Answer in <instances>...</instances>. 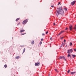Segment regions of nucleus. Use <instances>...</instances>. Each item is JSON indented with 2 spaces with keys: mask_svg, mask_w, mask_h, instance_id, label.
I'll list each match as a JSON object with an SVG mask.
<instances>
[{
  "mask_svg": "<svg viewBox=\"0 0 76 76\" xmlns=\"http://www.w3.org/2000/svg\"><path fill=\"white\" fill-rule=\"evenodd\" d=\"M64 13V11L61 9V8H60V9H58V10H57V13H56V15L57 17L58 16V14L63 15Z\"/></svg>",
  "mask_w": 76,
  "mask_h": 76,
  "instance_id": "f257e3e1",
  "label": "nucleus"
},
{
  "mask_svg": "<svg viewBox=\"0 0 76 76\" xmlns=\"http://www.w3.org/2000/svg\"><path fill=\"white\" fill-rule=\"evenodd\" d=\"M28 19H26L22 23V24L23 25H25L27 22H28Z\"/></svg>",
  "mask_w": 76,
  "mask_h": 76,
  "instance_id": "f03ea898",
  "label": "nucleus"
},
{
  "mask_svg": "<svg viewBox=\"0 0 76 76\" xmlns=\"http://www.w3.org/2000/svg\"><path fill=\"white\" fill-rule=\"evenodd\" d=\"M73 50L72 49H71L70 50H68L67 53H70L73 52Z\"/></svg>",
  "mask_w": 76,
  "mask_h": 76,
  "instance_id": "7ed1b4c3",
  "label": "nucleus"
},
{
  "mask_svg": "<svg viewBox=\"0 0 76 76\" xmlns=\"http://www.w3.org/2000/svg\"><path fill=\"white\" fill-rule=\"evenodd\" d=\"M60 59H62V58H63V59H64V60L66 61V59L64 56H61L60 57Z\"/></svg>",
  "mask_w": 76,
  "mask_h": 76,
  "instance_id": "20e7f679",
  "label": "nucleus"
},
{
  "mask_svg": "<svg viewBox=\"0 0 76 76\" xmlns=\"http://www.w3.org/2000/svg\"><path fill=\"white\" fill-rule=\"evenodd\" d=\"M39 64H40L39 62H38L37 63H35V65L36 66H39Z\"/></svg>",
  "mask_w": 76,
  "mask_h": 76,
  "instance_id": "39448f33",
  "label": "nucleus"
},
{
  "mask_svg": "<svg viewBox=\"0 0 76 76\" xmlns=\"http://www.w3.org/2000/svg\"><path fill=\"white\" fill-rule=\"evenodd\" d=\"M75 3H76V1H74L71 3V4H72V5L73 6L74 5V4H75Z\"/></svg>",
  "mask_w": 76,
  "mask_h": 76,
  "instance_id": "423d86ee",
  "label": "nucleus"
},
{
  "mask_svg": "<svg viewBox=\"0 0 76 76\" xmlns=\"http://www.w3.org/2000/svg\"><path fill=\"white\" fill-rule=\"evenodd\" d=\"M73 27H72V26H70L69 27V29H70V31H71V30H72V28Z\"/></svg>",
  "mask_w": 76,
  "mask_h": 76,
  "instance_id": "0eeeda50",
  "label": "nucleus"
},
{
  "mask_svg": "<svg viewBox=\"0 0 76 76\" xmlns=\"http://www.w3.org/2000/svg\"><path fill=\"white\" fill-rule=\"evenodd\" d=\"M64 32V31H61L59 34L58 35H60L63 32Z\"/></svg>",
  "mask_w": 76,
  "mask_h": 76,
  "instance_id": "6e6552de",
  "label": "nucleus"
},
{
  "mask_svg": "<svg viewBox=\"0 0 76 76\" xmlns=\"http://www.w3.org/2000/svg\"><path fill=\"white\" fill-rule=\"evenodd\" d=\"M31 44H34V41L32 40Z\"/></svg>",
  "mask_w": 76,
  "mask_h": 76,
  "instance_id": "1a4fd4ad",
  "label": "nucleus"
},
{
  "mask_svg": "<svg viewBox=\"0 0 76 76\" xmlns=\"http://www.w3.org/2000/svg\"><path fill=\"white\" fill-rule=\"evenodd\" d=\"M24 31H25L23 30H22L20 31V32L22 33V32H24Z\"/></svg>",
  "mask_w": 76,
  "mask_h": 76,
  "instance_id": "9d476101",
  "label": "nucleus"
},
{
  "mask_svg": "<svg viewBox=\"0 0 76 76\" xmlns=\"http://www.w3.org/2000/svg\"><path fill=\"white\" fill-rule=\"evenodd\" d=\"M69 57L71 58V56L70 55V54H68V55L67 57Z\"/></svg>",
  "mask_w": 76,
  "mask_h": 76,
  "instance_id": "9b49d317",
  "label": "nucleus"
},
{
  "mask_svg": "<svg viewBox=\"0 0 76 76\" xmlns=\"http://www.w3.org/2000/svg\"><path fill=\"white\" fill-rule=\"evenodd\" d=\"M75 73H76V72H72L71 73V74L72 75H73V74H75Z\"/></svg>",
  "mask_w": 76,
  "mask_h": 76,
  "instance_id": "f8f14e48",
  "label": "nucleus"
},
{
  "mask_svg": "<svg viewBox=\"0 0 76 76\" xmlns=\"http://www.w3.org/2000/svg\"><path fill=\"white\" fill-rule=\"evenodd\" d=\"M72 56L73 58H75L76 57V55H72Z\"/></svg>",
  "mask_w": 76,
  "mask_h": 76,
  "instance_id": "ddd939ff",
  "label": "nucleus"
},
{
  "mask_svg": "<svg viewBox=\"0 0 76 76\" xmlns=\"http://www.w3.org/2000/svg\"><path fill=\"white\" fill-rule=\"evenodd\" d=\"M25 50H26V49L25 48H24V50H23V53H25Z\"/></svg>",
  "mask_w": 76,
  "mask_h": 76,
  "instance_id": "4468645a",
  "label": "nucleus"
},
{
  "mask_svg": "<svg viewBox=\"0 0 76 76\" xmlns=\"http://www.w3.org/2000/svg\"><path fill=\"white\" fill-rule=\"evenodd\" d=\"M20 18H18L16 20V21H18V20H19L20 19Z\"/></svg>",
  "mask_w": 76,
  "mask_h": 76,
  "instance_id": "2eb2a0df",
  "label": "nucleus"
},
{
  "mask_svg": "<svg viewBox=\"0 0 76 76\" xmlns=\"http://www.w3.org/2000/svg\"><path fill=\"white\" fill-rule=\"evenodd\" d=\"M16 58H17V59H18V58H19L20 57L19 56H16Z\"/></svg>",
  "mask_w": 76,
  "mask_h": 76,
  "instance_id": "dca6fc26",
  "label": "nucleus"
},
{
  "mask_svg": "<svg viewBox=\"0 0 76 76\" xmlns=\"http://www.w3.org/2000/svg\"><path fill=\"white\" fill-rule=\"evenodd\" d=\"M72 42H70V44H69V45L70 46H71V45H72Z\"/></svg>",
  "mask_w": 76,
  "mask_h": 76,
  "instance_id": "f3484780",
  "label": "nucleus"
},
{
  "mask_svg": "<svg viewBox=\"0 0 76 76\" xmlns=\"http://www.w3.org/2000/svg\"><path fill=\"white\" fill-rule=\"evenodd\" d=\"M4 67L5 68H6V67H7V66L6 65H5L4 66Z\"/></svg>",
  "mask_w": 76,
  "mask_h": 76,
  "instance_id": "a211bd4d",
  "label": "nucleus"
},
{
  "mask_svg": "<svg viewBox=\"0 0 76 76\" xmlns=\"http://www.w3.org/2000/svg\"><path fill=\"white\" fill-rule=\"evenodd\" d=\"M64 10H65V11H67V9L66 8H64Z\"/></svg>",
  "mask_w": 76,
  "mask_h": 76,
  "instance_id": "6ab92c4d",
  "label": "nucleus"
},
{
  "mask_svg": "<svg viewBox=\"0 0 76 76\" xmlns=\"http://www.w3.org/2000/svg\"><path fill=\"white\" fill-rule=\"evenodd\" d=\"M70 72V69L68 70V71L67 72V73H69Z\"/></svg>",
  "mask_w": 76,
  "mask_h": 76,
  "instance_id": "aec40b11",
  "label": "nucleus"
},
{
  "mask_svg": "<svg viewBox=\"0 0 76 76\" xmlns=\"http://www.w3.org/2000/svg\"><path fill=\"white\" fill-rule=\"evenodd\" d=\"M26 34V33H24V34H21V35H25V34Z\"/></svg>",
  "mask_w": 76,
  "mask_h": 76,
  "instance_id": "412c9836",
  "label": "nucleus"
},
{
  "mask_svg": "<svg viewBox=\"0 0 76 76\" xmlns=\"http://www.w3.org/2000/svg\"><path fill=\"white\" fill-rule=\"evenodd\" d=\"M55 70L56 72H58V71H57V69H55Z\"/></svg>",
  "mask_w": 76,
  "mask_h": 76,
  "instance_id": "4be33fe9",
  "label": "nucleus"
},
{
  "mask_svg": "<svg viewBox=\"0 0 76 76\" xmlns=\"http://www.w3.org/2000/svg\"><path fill=\"white\" fill-rule=\"evenodd\" d=\"M39 44L40 45H41V44H42V42H40L39 43Z\"/></svg>",
  "mask_w": 76,
  "mask_h": 76,
  "instance_id": "5701e85b",
  "label": "nucleus"
},
{
  "mask_svg": "<svg viewBox=\"0 0 76 76\" xmlns=\"http://www.w3.org/2000/svg\"><path fill=\"white\" fill-rule=\"evenodd\" d=\"M42 35L43 36H44L45 35V34H44V33L42 34Z\"/></svg>",
  "mask_w": 76,
  "mask_h": 76,
  "instance_id": "b1692460",
  "label": "nucleus"
},
{
  "mask_svg": "<svg viewBox=\"0 0 76 76\" xmlns=\"http://www.w3.org/2000/svg\"><path fill=\"white\" fill-rule=\"evenodd\" d=\"M74 51H76V49L75 48L74 49Z\"/></svg>",
  "mask_w": 76,
  "mask_h": 76,
  "instance_id": "393cba45",
  "label": "nucleus"
},
{
  "mask_svg": "<svg viewBox=\"0 0 76 76\" xmlns=\"http://www.w3.org/2000/svg\"><path fill=\"white\" fill-rule=\"evenodd\" d=\"M74 29H76V25L75 26V27L74 28Z\"/></svg>",
  "mask_w": 76,
  "mask_h": 76,
  "instance_id": "a878e982",
  "label": "nucleus"
},
{
  "mask_svg": "<svg viewBox=\"0 0 76 76\" xmlns=\"http://www.w3.org/2000/svg\"><path fill=\"white\" fill-rule=\"evenodd\" d=\"M64 38V37H61V39H63V38Z\"/></svg>",
  "mask_w": 76,
  "mask_h": 76,
  "instance_id": "bb28decb",
  "label": "nucleus"
},
{
  "mask_svg": "<svg viewBox=\"0 0 76 76\" xmlns=\"http://www.w3.org/2000/svg\"><path fill=\"white\" fill-rule=\"evenodd\" d=\"M59 4H60V5H61L60 4V2H58V5H59Z\"/></svg>",
  "mask_w": 76,
  "mask_h": 76,
  "instance_id": "cd10ccee",
  "label": "nucleus"
},
{
  "mask_svg": "<svg viewBox=\"0 0 76 76\" xmlns=\"http://www.w3.org/2000/svg\"><path fill=\"white\" fill-rule=\"evenodd\" d=\"M68 29V28H66L65 29L66 30H67Z\"/></svg>",
  "mask_w": 76,
  "mask_h": 76,
  "instance_id": "c85d7f7f",
  "label": "nucleus"
},
{
  "mask_svg": "<svg viewBox=\"0 0 76 76\" xmlns=\"http://www.w3.org/2000/svg\"><path fill=\"white\" fill-rule=\"evenodd\" d=\"M48 31H47V32L46 33V34H48Z\"/></svg>",
  "mask_w": 76,
  "mask_h": 76,
  "instance_id": "c756f323",
  "label": "nucleus"
},
{
  "mask_svg": "<svg viewBox=\"0 0 76 76\" xmlns=\"http://www.w3.org/2000/svg\"><path fill=\"white\" fill-rule=\"evenodd\" d=\"M51 7H54V6H53V5L51 6Z\"/></svg>",
  "mask_w": 76,
  "mask_h": 76,
  "instance_id": "7c9ffc66",
  "label": "nucleus"
},
{
  "mask_svg": "<svg viewBox=\"0 0 76 76\" xmlns=\"http://www.w3.org/2000/svg\"><path fill=\"white\" fill-rule=\"evenodd\" d=\"M53 24L54 25H56V23H54Z\"/></svg>",
  "mask_w": 76,
  "mask_h": 76,
  "instance_id": "2f4dec72",
  "label": "nucleus"
},
{
  "mask_svg": "<svg viewBox=\"0 0 76 76\" xmlns=\"http://www.w3.org/2000/svg\"><path fill=\"white\" fill-rule=\"evenodd\" d=\"M50 40H51H51H52V37L50 38Z\"/></svg>",
  "mask_w": 76,
  "mask_h": 76,
  "instance_id": "473e14b6",
  "label": "nucleus"
},
{
  "mask_svg": "<svg viewBox=\"0 0 76 76\" xmlns=\"http://www.w3.org/2000/svg\"><path fill=\"white\" fill-rule=\"evenodd\" d=\"M41 41H43V39H41Z\"/></svg>",
  "mask_w": 76,
  "mask_h": 76,
  "instance_id": "72a5a7b5",
  "label": "nucleus"
},
{
  "mask_svg": "<svg viewBox=\"0 0 76 76\" xmlns=\"http://www.w3.org/2000/svg\"><path fill=\"white\" fill-rule=\"evenodd\" d=\"M64 41V42H66V39H65Z\"/></svg>",
  "mask_w": 76,
  "mask_h": 76,
  "instance_id": "f704fd0d",
  "label": "nucleus"
},
{
  "mask_svg": "<svg viewBox=\"0 0 76 76\" xmlns=\"http://www.w3.org/2000/svg\"><path fill=\"white\" fill-rule=\"evenodd\" d=\"M19 24H20V23H19L18 24V25H19Z\"/></svg>",
  "mask_w": 76,
  "mask_h": 76,
  "instance_id": "c9c22d12",
  "label": "nucleus"
},
{
  "mask_svg": "<svg viewBox=\"0 0 76 76\" xmlns=\"http://www.w3.org/2000/svg\"><path fill=\"white\" fill-rule=\"evenodd\" d=\"M24 47V46H21V47Z\"/></svg>",
  "mask_w": 76,
  "mask_h": 76,
  "instance_id": "e433bc0d",
  "label": "nucleus"
},
{
  "mask_svg": "<svg viewBox=\"0 0 76 76\" xmlns=\"http://www.w3.org/2000/svg\"><path fill=\"white\" fill-rule=\"evenodd\" d=\"M63 44H64H64H65V43H63Z\"/></svg>",
  "mask_w": 76,
  "mask_h": 76,
  "instance_id": "4c0bfd02",
  "label": "nucleus"
},
{
  "mask_svg": "<svg viewBox=\"0 0 76 76\" xmlns=\"http://www.w3.org/2000/svg\"><path fill=\"white\" fill-rule=\"evenodd\" d=\"M61 46H63V45H62Z\"/></svg>",
  "mask_w": 76,
  "mask_h": 76,
  "instance_id": "58836bf2",
  "label": "nucleus"
},
{
  "mask_svg": "<svg viewBox=\"0 0 76 76\" xmlns=\"http://www.w3.org/2000/svg\"><path fill=\"white\" fill-rule=\"evenodd\" d=\"M66 46H67V45H66Z\"/></svg>",
  "mask_w": 76,
  "mask_h": 76,
  "instance_id": "ea45409f",
  "label": "nucleus"
}]
</instances>
